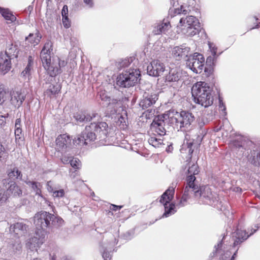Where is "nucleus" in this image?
Returning <instances> with one entry per match:
<instances>
[{
  "label": "nucleus",
  "mask_w": 260,
  "mask_h": 260,
  "mask_svg": "<svg viewBox=\"0 0 260 260\" xmlns=\"http://www.w3.org/2000/svg\"><path fill=\"white\" fill-rule=\"evenodd\" d=\"M84 2L86 5H88L89 6V7H92L93 5L92 0H84Z\"/></svg>",
  "instance_id": "nucleus-61"
},
{
  "label": "nucleus",
  "mask_w": 260,
  "mask_h": 260,
  "mask_svg": "<svg viewBox=\"0 0 260 260\" xmlns=\"http://www.w3.org/2000/svg\"><path fill=\"white\" fill-rule=\"evenodd\" d=\"M249 161L255 166H260V150H253L248 157Z\"/></svg>",
  "instance_id": "nucleus-32"
},
{
  "label": "nucleus",
  "mask_w": 260,
  "mask_h": 260,
  "mask_svg": "<svg viewBox=\"0 0 260 260\" xmlns=\"http://www.w3.org/2000/svg\"><path fill=\"white\" fill-rule=\"evenodd\" d=\"M190 51V48L184 45L176 46L173 48L172 55L176 60H180L187 57Z\"/></svg>",
  "instance_id": "nucleus-15"
},
{
  "label": "nucleus",
  "mask_w": 260,
  "mask_h": 260,
  "mask_svg": "<svg viewBox=\"0 0 260 260\" xmlns=\"http://www.w3.org/2000/svg\"><path fill=\"white\" fill-rule=\"evenodd\" d=\"M158 94L150 91H145L143 93L139 105L143 109H147L153 106L158 100Z\"/></svg>",
  "instance_id": "nucleus-10"
},
{
  "label": "nucleus",
  "mask_w": 260,
  "mask_h": 260,
  "mask_svg": "<svg viewBox=\"0 0 260 260\" xmlns=\"http://www.w3.org/2000/svg\"><path fill=\"white\" fill-rule=\"evenodd\" d=\"M256 230H254L253 232L248 235L245 231L237 229L233 233V238L234 239V246H236L246 240L250 235L255 232Z\"/></svg>",
  "instance_id": "nucleus-18"
},
{
  "label": "nucleus",
  "mask_w": 260,
  "mask_h": 260,
  "mask_svg": "<svg viewBox=\"0 0 260 260\" xmlns=\"http://www.w3.org/2000/svg\"><path fill=\"white\" fill-rule=\"evenodd\" d=\"M4 152L5 148L4 146L2 145V144L0 143V160H1V158L3 155Z\"/></svg>",
  "instance_id": "nucleus-60"
},
{
  "label": "nucleus",
  "mask_w": 260,
  "mask_h": 260,
  "mask_svg": "<svg viewBox=\"0 0 260 260\" xmlns=\"http://www.w3.org/2000/svg\"><path fill=\"white\" fill-rule=\"evenodd\" d=\"M53 59L54 61V64L57 66L60 69L61 68L65 67L67 64L66 61L60 60L58 57L53 58Z\"/></svg>",
  "instance_id": "nucleus-46"
},
{
  "label": "nucleus",
  "mask_w": 260,
  "mask_h": 260,
  "mask_svg": "<svg viewBox=\"0 0 260 260\" xmlns=\"http://www.w3.org/2000/svg\"><path fill=\"white\" fill-rule=\"evenodd\" d=\"M114 242L113 243H110L109 244V246H105V244H104L102 242L100 243V251L102 253V257L104 260H111V249L112 247L114 246L115 244H117L116 238H114Z\"/></svg>",
  "instance_id": "nucleus-20"
},
{
  "label": "nucleus",
  "mask_w": 260,
  "mask_h": 260,
  "mask_svg": "<svg viewBox=\"0 0 260 260\" xmlns=\"http://www.w3.org/2000/svg\"><path fill=\"white\" fill-rule=\"evenodd\" d=\"M7 92L3 85H0V105L7 100Z\"/></svg>",
  "instance_id": "nucleus-41"
},
{
  "label": "nucleus",
  "mask_w": 260,
  "mask_h": 260,
  "mask_svg": "<svg viewBox=\"0 0 260 260\" xmlns=\"http://www.w3.org/2000/svg\"><path fill=\"white\" fill-rule=\"evenodd\" d=\"M204 61V57L202 54L196 53L189 56L186 63L187 66L194 73L200 74L203 71Z\"/></svg>",
  "instance_id": "nucleus-7"
},
{
  "label": "nucleus",
  "mask_w": 260,
  "mask_h": 260,
  "mask_svg": "<svg viewBox=\"0 0 260 260\" xmlns=\"http://www.w3.org/2000/svg\"><path fill=\"white\" fill-rule=\"evenodd\" d=\"M180 24L184 27L198 26L200 22L196 17L193 16H187L185 18H181L179 21Z\"/></svg>",
  "instance_id": "nucleus-28"
},
{
  "label": "nucleus",
  "mask_w": 260,
  "mask_h": 260,
  "mask_svg": "<svg viewBox=\"0 0 260 260\" xmlns=\"http://www.w3.org/2000/svg\"><path fill=\"white\" fill-rule=\"evenodd\" d=\"M222 241H221L220 242H219V243H218V244H217V245H215V246H214V248H215V251H213V254H214H214L217 252V250H218L219 248H221V246H222Z\"/></svg>",
  "instance_id": "nucleus-59"
},
{
  "label": "nucleus",
  "mask_w": 260,
  "mask_h": 260,
  "mask_svg": "<svg viewBox=\"0 0 260 260\" xmlns=\"http://www.w3.org/2000/svg\"><path fill=\"white\" fill-rule=\"evenodd\" d=\"M183 29L184 33L188 36H193L199 33L200 25L186 26Z\"/></svg>",
  "instance_id": "nucleus-35"
},
{
  "label": "nucleus",
  "mask_w": 260,
  "mask_h": 260,
  "mask_svg": "<svg viewBox=\"0 0 260 260\" xmlns=\"http://www.w3.org/2000/svg\"><path fill=\"white\" fill-rule=\"evenodd\" d=\"M42 36L37 31L36 34H29L28 37H26L25 40H27L31 44L35 45H37L40 42Z\"/></svg>",
  "instance_id": "nucleus-36"
},
{
  "label": "nucleus",
  "mask_w": 260,
  "mask_h": 260,
  "mask_svg": "<svg viewBox=\"0 0 260 260\" xmlns=\"http://www.w3.org/2000/svg\"><path fill=\"white\" fill-rule=\"evenodd\" d=\"M205 134V131L201 129L196 140L193 139L192 141H188L186 143H184V146L185 147H186V150L189 155H191L194 151V148L197 145H200Z\"/></svg>",
  "instance_id": "nucleus-13"
},
{
  "label": "nucleus",
  "mask_w": 260,
  "mask_h": 260,
  "mask_svg": "<svg viewBox=\"0 0 260 260\" xmlns=\"http://www.w3.org/2000/svg\"><path fill=\"white\" fill-rule=\"evenodd\" d=\"M181 5L179 8L175 9V13L176 14H184L186 15L188 14L191 9L195 5L194 0H179Z\"/></svg>",
  "instance_id": "nucleus-14"
},
{
  "label": "nucleus",
  "mask_w": 260,
  "mask_h": 260,
  "mask_svg": "<svg viewBox=\"0 0 260 260\" xmlns=\"http://www.w3.org/2000/svg\"><path fill=\"white\" fill-rule=\"evenodd\" d=\"M40 183L37 182H35L31 187L32 189L36 192V194L40 195L41 191L40 189Z\"/></svg>",
  "instance_id": "nucleus-48"
},
{
  "label": "nucleus",
  "mask_w": 260,
  "mask_h": 260,
  "mask_svg": "<svg viewBox=\"0 0 260 260\" xmlns=\"http://www.w3.org/2000/svg\"><path fill=\"white\" fill-rule=\"evenodd\" d=\"M100 98L101 100L105 103V106H109L111 105V99L110 96L103 93L100 94Z\"/></svg>",
  "instance_id": "nucleus-43"
},
{
  "label": "nucleus",
  "mask_w": 260,
  "mask_h": 260,
  "mask_svg": "<svg viewBox=\"0 0 260 260\" xmlns=\"http://www.w3.org/2000/svg\"><path fill=\"white\" fill-rule=\"evenodd\" d=\"M233 145L238 148L242 147V142L239 140H235L233 142Z\"/></svg>",
  "instance_id": "nucleus-56"
},
{
  "label": "nucleus",
  "mask_w": 260,
  "mask_h": 260,
  "mask_svg": "<svg viewBox=\"0 0 260 260\" xmlns=\"http://www.w3.org/2000/svg\"><path fill=\"white\" fill-rule=\"evenodd\" d=\"M71 166L76 169H80L81 167V164L80 160L78 158H75L71 159L69 160Z\"/></svg>",
  "instance_id": "nucleus-42"
},
{
  "label": "nucleus",
  "mask_w": 260,
  "mask_h": 260,
  "mask_svg": "<svg viewBox=\"0 0 260 260\" xmlns=\"http://www.w3.org/2000/svg\"><path fill=\"white\" fill-rule=\"evenodd\" d=\"M216 57V56L213 55L208 56L206 59V65L209 66L210 67H212L213 66H214V62Z\"/></svg>",
  "instance_id": "nucleus-47"
},
{
  "label": "nucleus",
  "mask_w": 260,
  "mask_h": 260,
  "mask_svg": "<svg viewBox=\"0 0 260 260\" xmlns=\"http://www.w3.org/2000/svg\"><path fill=\"white\" fill-rule=\"evenodd\" d=\"M219 108L221 109V110H222L223 112L225 113V111L226 110L225 106L224 105L223 102L220 100V98H219Z\"/></svg>",
  "instance_id": "nucleus-57"
},
{
  "label": "nucleus",
  "mask_w": 260,
  "mask_h": 260,
  "mask_svg": "<svg viewBox=\"0 0 260 260\" xmlns=\"http://www.w3.org/2000/svg\"><path fill=\"white\" fill-rule=\"evenodd\" d=\"M96 116H98L96 113H92V115H90L85 113L77 112L74 114V118L79 123H86L92 121Z\"/></svg>",
  "instance_id": "nucleus-24"
},
{
  "label": "nucleus",
  "mask_w": 260,
  "mask_h": 260,
  "mask_svg": "<svg viewBox=\"0 0 260 260\" xmlns=\"http://www.w3.org/2000/svg\"><path fill=\"white\" fill-rule=\"evenodd\" d=\"M71 138L67 134L60 135L56 139V149L58 151L67 148L71 142Z\"/></svg>",
  "instance_id": "nucleus-17"
},
{
  "label": "nucleus",
  "mask_w": 260,
  "mask_h": 260,
  "mask_svg": "<svg viewBox=\"0 0 260 260\" xmlns=\"http://www.w3.org/2000/svg\"><path fill=\"white\" fill-rule=\"evenodd\" d=\"M61 89L60 85L58 83L49 84L44 92L45 95L51 97L53 95L57 94Z\"/></svg>",
  "instance_id": "nucleus-30"
},
{
  "label": "nucleus",
  "mask_w": 260,
  "mask_h": 260,
  "mask_svg": "<svg viewBox=\"0 0 260 260\" xmlns=\"http://www.w3.org/2000/svg\"><path fill=\"white\" fill-rule=\"evenodd\" d=\"M46 71L47 74L51 77H55L57 75L60 73L62 71L60 68L54 64V61L53 59L52 62L47 63L43 66Z\"/></svg>",
  "instance_id": "nucleus-25"
},
{
  "label": "nucleus",
  "mask_w": 260,
  "mask_h": 260,
  "mask_svg": "<svg viewBox=\"0 0 260 260\" xmlns=\"http://www.w3.org/2000/svg\"><path fill=\"white\" fill-rule=\"evenodd\" d=\"M181 78V73L177 68L171 69L165 77L166 82H177Z\"/></svg>",
  "instance_id": "nucleus-27"
},
{
  "label": "nucleus",
  "mask_w": 260,
  "mask_h": 260,
  "mask_svg": "<svg viewBox=\"0 0 260 260\" xmlns=\"http://www.w3.org/2000/svg\"><path fill=\"white\" fill-rule=\"evenodd\" d=\"M61 14H62V17L68 16V9L67 6L64 5L62 9V11H61Z\"/></svg>",
  "instance_id": "nucleus-53"
},
{
  "label": "nucleus",
  "mask_w": 260,
  "mask_h": 260,
  "mask_svg": "<svg viewBox=\"0 0 260 260\" xmlns=\"http://www.w3.org/2000/svg\"><path fill=\"white\" fill-rule=\"evenodd\" d=\"M122 206H117L114 204H111L110 209L112 211H117L122 208Z\"/></svg>",
  "instance_id": "nucleus-55"
},
{
  "label": "nucleus",
  "mask_w": 260,
  "mask_h": 260,
  "mask_svg": "<svg viewBox=\"0 0 260 260\" xmlns=\"http://www.w3.org/2000/svg\"><path fill=\"white\" fill-rule=\"evenodd\" d=\"M170 28V23L165 22L161 24H158L155 26L153 30V33L155 35H158L161 34H166Z\"/></svg>",
  "instance_id": "nucleus-31"
},
{
  "label": "nucleus",
  "mask_w": 260,
  "mask_h": 260,
  "mask_svg": "<svg viewBox=\"0 0 260 260\" xmlns=\"http://www.w3.org/2000/svg\"><path fill=\"white\" fill-rule=\"evenodd\" d=\"M11 60L6 55L2 54L0 55V72L2 74H5L11 69Z\"/></svg>",
  "instance_id": "nucleus-23"
},
{
  "label": "nucleus",
  "mask_w": 260,
  "mask_h": 260,
  "mask_svg": "<svg viewBox=\"0 0 260 260\" xmlns=\"http://www.w3.org/2000/svg\"><path fill=\"white\" fill-rule=\"evenodd\" d=\"M168 118L170 124L181 131H188L191 129L196 120L192 113L185 110L178 112L175 110H171L168 112Z\"/></svg>",
  "instance_id": "nucleus-2"
},
{
  "label": "nucleus",
  "mask_w": 260,
  "mask_h": 260,
  "mask_svg": "<svg viewBox=\"0 0 260 260\" xmlns=\"http://www.w3.org/2000/svg\"><path fill=\"white\" fill-rule=\"evenodd\" d=\"M25 99V94L21 90L15 89L11 92V102L15 107L19 108Z\"/></svg>",
  "instance_id": "nucleus-19"
},
{
  "label": "nucleus",
  "mask_w": 260,
  "mask_h": 260,
  "mask_svg": "<svg viewBox=\"0 0 260 260\" xmlns=\"http://www.w3.org/2000/svg\"><path fill=\"white\" fill-rule=\"evenodd\" d=\"M78 175V172L77 170H75L72 172H71L70 177L72 178H74Z\"/></svg>",
  "instance_id": "nucleus-62"
},
{
  "label": "nucleus",
  "mask_w": 260,
  "mask_h": 260,
  "mask_svg": "<svg viewBox=\"0 0 260 260\" xmlns=\"http://www.w3.org/2000/svg\"><path fill=\"white\" fill-rule=\"evenodd\" d=\"M62 23L64 27L69 28L71 26L70 22L69 20L68 16L62 17Z\"/></svg>",
  "instance_id": "nucleus-49"
},
{
  "label": "nucleus",
  "mask_w": 260,
  "mask_h": 260,
  "mask_svg": "<svg viewBox=\"0 0 260 260\" xmlns=\"http://www.w3.org/2000/svg\"><path fill=\"white\" fill-rule=\"evenodd\" d=\"M165 70L164 64L158 60H154L147 66V71L150 76L157 77L161 75Z\"/></svg>",
  "instance_id": "nucleus-11"
},
{
  "label": "nucleus",
  "mask_w": 260,
  "mask_h": 260,
  "mask_svg": "<svg viewBox=\"0 0 260 260\" xmlns=\"http://www.w3.org/2000/svg\"><path fill=\"white\" fill-rule=\"evenodd\" d=\"M211 92V88L204 82H197L191 88V93L195 103L204 107H208L213 103V96Z\"/></svg>",
  "instance_id": "nucleus-3"
},
{
  "label": "nucleus",
  "mask_w": 260,
  "mask_h": 260,
  "mask_svg": "<svg viewBox=\"0 0 260 260\" xmlns=\"http://www.w3.org/2000/svg\"><path fill=\"white\" fill-rule=\"evenodd\" d=\"M133 59V57H130L122 60L121 61L118 62L117 65L118 68L122 69L123 68L127 67L132 62Z\"/></svg>",
  "instance_id": "nucleus-40"
},
{
  "label": "nucleus",
  "mask_w": 260,
  "mask_h": 260,
  "mask_svg": "<svg viewBox=\"0 0 260 260\" xmlns=\"http://www.w3.org/2000/svg\"><path fill=\"white\" fill-rule=\"evenodd\" d=\"M51 217V213L44 211L36 214L34 220L37 230L45 231L47 228L50 226Z\"/></svg>",
  "instance_id": "nucleus-6"
},
{
  "label": "nucleus",
  "mask_w": 260,
  "mask_h": 260,
  "mask_svg": "<svg viewBox=\"0 0 260 260\" xmlns=\"http://www.w3.org/2000/svg\"><path fill=\"white\" fill-rule=\"evenodd\" d=\"M168 116V113L158 116L153 120L151 124L152 128H154L155 132L160 136H164L166 134L165 123L166 122L170 123Z\"/></svg>",
  "instance_id": "nucleus-9"
},
{
  "label": "nucleus",
  "mask_w": 260,
  "mask_h": 260,
  "mask_svg": "<svg viewBox=\"0 0 260 260\" xmlns=\"http://www.w3.org/2000/svg\"><path fill=\"white\" fill-rule=\"evenodd\" d=\"M196 180V177L194 175H188L186 178V185L191 186L192 187H197L198 186L194 184V181Z\"/></svg>",
  "instance_id": "nucleus-44"
},
{
  "label": "nucleus",
  "mask_w": 260,
  "mask_h": 260,
  "mask_svg": "<svg viewBox=\"0 0 260 260\" xmlns=\"http://www.w3.org/2000/svg\"><path fill=\"white\" fill-rule=\"evenodd\" d=\"M10 232L14 233L17 237L19 238L26 233L27 226L22 222H17L10 226Z\"/></svg>",
  "instance_id": "nucleus-22"
},
{
  "label": "nucleus",
  "mask_w": 260,
  "mask_h": 260,
  "mask_svg": "<svg viewBox=\"0 0 260 260\" xmlns=\"http://www.w3.org/2000/svg\"><path fill=\"white\" fill-rule=\"evenodd\" d=\"M198 186L194 187L186 185L184 188L183 196L176 206L179 207H181L186 205L187 200L190 197V194L193 193L194 195L195 196V191L198 190Z\"/></svg>",
  "instance_id": "nucleus-16"
},
{
  "label": "nucleus",
  "mask_w": 260,
  "mask_h": 260,
  "mask_svg": "<svg viewBox=\"0 0 260 260\" xmlns=\"http://www.w3.org/2000/svg\"><path fill=\"white\" fill-rule=\"evenodd\" d=\"M19 52L18 47L15 43H10L7 44L5 55L12 59L16 58Z\"/></svg>",
  "instance_id": "nucleus-26"
},
{
  "label": "nucleus",
  "mask_w": 260,
  "mask_h": 260,
  "mask_svg": "<svg viewBox=\"0 0 260 260\" xmlns=\"http://www.w3.org/2000/svg\"><path fill=\"white\" fill-rule=\"evenodd\" d=\"M118 101H119V100L118 99H111V105H114L117 104Z\"/></svg>",
  "instance_id": "nucleus-63"
},
{
  "label": "nucleus",
  "mask_w": 260,
  "mask_h": 260,
  "mask_svg": "<svg viewBox=\"0 0 260 260\" xmlns=\"http://www.w3.org/2000/svg\"><path fill=\"white\" fill-rule=\"evenodd\" d=\"M175 187L176 184L172 183V186H170L161 196L159 202L164 204L165 208V212L162 215L163 217H167L176 212L174 210V204L170 203L173 198Z\"/></svg>",
  "instance_id": "nucleus-5"
},
{
  "label": "nucleus",
  "mask_w": 260,
  "mask_h": 260,
  "mask_svg": "<svg viewBox=\"0 0 260 260\" xmlns=\"http://www.w3.org/2000/svg\"><path fill=\"white\" fill-rule=\"evenodd\" d=\"M22 133L21 128H15V135L16 137V140L17 141L18 139H21L20 135Z\"/></svg>",
  "instance_id": "nucleus-52"
},
{
  "label": "nucleus",
  "mask_w": 260,
  "mask_h": 260,
  "mask_svg": "<svg viewBox=\"0 0 260 260\" xmlns=\"http://www.w3.org/2000/svg\"><path fill=\"white\" fill-rule=\"evenodd\" d=\"M21 120L19 118H17L15 121V128H21Z\"/></svg>",
  "instance_id": "nucleus-58"
},
{
  "label": "nucleus",
  "mask_w": 260,
  "mask_h": 260,
  "mask_svg": "<svg viewBox=\"0 0 260 260\" xmlns=\"http://www.w3.org/2000/svg\"><path fill=\"white\" fill-rule=\"evenodd\" d=\"M140 71L137 69H130L120 74L117 77L116 84L121 87L126 88L135 85L140 80Z\"/></svg>",
  "instance_id": "nucleus-4"
},
{
  "label": "nucleus",
  "mask_w": 260,
  "mask_h": 260,
  "mask_svg": "<svg viewBox=\"0 0 260 260\" xmlns=\"http://www.w3.org/2000/svg\"><path fill=\"white\" fill-rule=\"evenodd\" d=\"M6 200V196L5 194V190L0 188V202L4 201Z\"/></svg>",
  "instance_id": "nucleus-54"
},
{
  "label": "nucleus",
  "mask_w": 260,
  "mask_h": 260,
  "mask_svg": "<svg viewBox=\"0 0 260 260\" xmlns=\"http://www.w3.org/2000/svg\"><path fill=\"white\" fill-rule=\"evenodd\" d=\"M209 48L210 49L212 55L216 56L217 48L215 46H213V44L211 43H209Z\"/></svg>",
  "instance_id": "nucleus-50"
},
{
  "label": "nucleus",
  "mask_w": 260,
  "mask_h": 260,
  "mask_svg": "<svg viewBox=\"0 0 260 260\" xmlns=\"http://www.w3.org/2000/svg\"><path fill=\"white\" fill-rule=\"evenodd\" d=\"M7 193L11 194L14 197H20L21 196L22 191L18 185L15 182H11L7 188Z\"/></svg>",
  "instance_id": "nucleus-29"
},
{
  "label": "nucleus",
  "mask_w": 260,
  "mask_h": 260,
  "mask_svg": "<svg viewBox=\"0 0 260 260\" xmlns=\"http://www.w3.org/2000/svg\"><path fill=\"white\" fill-rule=\"evenodd\" d=\"M173 149V148L172 145H168V147H167L166 151L167 152H171L172 151Z\"/></svg>",
  "instance_id": "nucleus-64"
},
{
  "label": "nucleus",
  "mask_w": 260,
  "mask_h": 260,
  "mask_svg": "<svg viewBox=\"0 0 260 260\" xmlns=\"http://www.w3.org/2000/svg\"><path fill=\"white\" fill-rule=\"evenodd\" d=\"M108 128L106 122H91L77 138H75L74 143L77 145H86L94 141L98 137L99 139L104 138L108 133Z\"/></svg>",
  "instance_id": "nucleus-1"
},
{
  "label": "nucleus",
  "mask_w": 260,
  "mask_h": 260,
  "mask_svg": "<svg viewBox=\"0 0 260 260\" xmlns=\"http://www.w3.org/2000/svg\"><path fill=\"white\" fill-rule=\"evenodd\" d=\"M51 219L50 220V226L58 228L62 226L63 223V219L57 216H55L54 214H51Z\"/></svg>",
  "instance_id": "nucleus-38"
},
{
  "label": "nucleus",
  "mask_w": 260,
  "mask_h": 260,
  "mask_svg": "<svg viewBox=\"0 0 260 260\" xmlns=\"http://www.w3.org/2000/svg\"><path fill=\"white\" fill-rule=\"evenodd\" d=\"M33 61L31 56H29L28 63L24 69V70L21 73V76L25 79L29 80V77L31 75V72L32 70Z\"/></svg>",
  "instance_id": "nucleus-33"
},
{
  "label": "nucleus",
  "mask_w": 260,
  "mask_h": 260,
  "mask_svg": "<svg viewBox=\"0 0 260 260\" xmlns=\"http://www.w3.org/2000/svg\"><path fill=\"white\" fill-rule=\"evenodd\" d=\"M46 232L37 230L36 236L30 239L29 242L34 247H39L45 241Z\"/></svg>",
  "instance_id": "nucleus-21"
},
{
  "label": "nucleus",
  "mask_w": 260,
  "mask_h": 260,
  "mask_svg": "<svg viewBox=\"0 0 260 260\" xmlns=\"http://www.w3.org/2000/svg\"><path fill=\"white\" fill-rule=\"evenodd\" d=\"M8 175L10 178L21 180L22 175L21 172L16 167H14L8 171Z\"/></svg>",
  "instance_id": "nucleus-37"
},
{
  "label": "nucleus",
  "mask_w": 260,
  "mask_h": 260,
  "mask_svg": "<svg viewBox=\"0 0 260 260\" xmlns=\"http://www.w3.org/2000/svg\"><path fill=\"white\" fill-rule=\"evenodd\" d=\"M52 43L47 41L45 44L40 54L43 66L51 62V52L52 51Z\"/></svg>",
  "instance_id": "nucleus-12"
},
{
  "label": "nucleus",
  "mask_w": 260,
  "mask_h": 260,
  "mask_svg": "<svg viewBox=\"0 0 260 260\" xmlns=\"http://www.w3.org/2000/svg\"><path fill=\"white\" fill-rule=\"evenodd\" d=\"M198 166L197 165L193 164L191 166L189 167L188 169V175H195L198 174Z\"/></svg>",
  "instance_id": "nucleus-45"
},
{
  "label": "nucleus",
  "mask_w": 260,
  "mask_h": 260,
  "mask_svg": "<svg viewBox=\"0 0 260 260\" xmlns=\"http://www.w3.org/2000/svg\"><path fill=\"white\" fill-rule=\"evenodd\" d=\"M195 197H200L207 204H212L216 198L208 186H205L195 191Z\"/></svg>",
  "instance_id": "nucleus-8"
},
{
  "label": "nucleus",
  "mask_w": 260,
  "mask_h": 260,
  "mask_svg": "<svg viewBox=\"0 0 260 260\" xmlns=\"http://www.w3.org/2000/svg\"><path fill=\"white\" fill-rule=\"evenodd\" d=\"M148 142L154 147H159L162 144V140L151 137L148 139Z\"/></svg>",
  "instance_id": "nucleus-39"
},
{
  "label": "nucleus",
  "mask_w": 260,
  "mask_h": 260,
  "mask_svg": "<svg viewBox=\"0 0 260 260\" xmlns=\"http://www.w3.org/2000/svg\"><path fill=\"white\" fill-rule=\"evenodd\" d=\"M53 192V196L54 197H62L64 195V190L63 189H60L59 190H56Z\"/></svg>",
  "instance_id": "nucleus-51"
},
{
  "label": "nucleus",
  "mask_w": 260,
  "mask_h": 260,
  "mask_svg": "<svg viewBox=\"0 0 260 260\" xmlns=\"http://www.w3.org/2000/svg\"><path fill=\"white\" fill-rule=\"evenodd\" d=\"M0 13L6 20L10 22H13L16 20L15 16L8 9H4L0 7Z\"/></svg>",
  "instance_id": "nucleus-34"
}]
</instances>
